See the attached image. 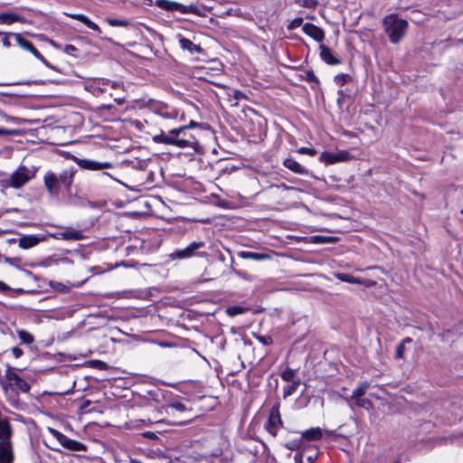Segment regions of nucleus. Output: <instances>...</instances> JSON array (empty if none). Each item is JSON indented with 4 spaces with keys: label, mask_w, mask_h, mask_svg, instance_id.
Listing matches in <instances>:
<instances>
[{
    "label": "nucleus",
    "mask_w": 463,
    "mask_h": 463,
    "mask_svg": "<svg viewBox=\"0 0 463 463\" xmlns=\"http://www.w3.org/2000/svg\"><path fill=\"white\" fill-rule=\"evenodd\" d=\"M409 24L405 19L400 18L396 14H391L383 20V27L390 42L399 43L404 37Z\"/></svg>",
    "instance_id": "1"
},
{
    "label": "nucleus",
    "mask_w": 463,
    "mask_h": 463,
    "mask_svg": "<svg viewBox=\"0 0 463 463\" xmlns=\"http://www.w3.org/2000/svg\"><path fill=\"white\" fill-rule=\"evenodd\" d=\"M48 432L51 433L57 441L65 449L72 451H86L87 447L75 439H71L65 436L63 433L60 432L59 430L48 427L47 429Z\"/></svg>",
    "instance_id": "2"
},
{
    "label": "nucleus",
    "mask_w": 463,
    "mask_h": 463,
    "mask_svg": "<svg viewBox=\"0 0 463 463\" xmlns=\"http://www.w3.org/2000/svg\"><path fill=\"white\" fill-rule=\"evenodd\" d=\"M33 175V173L26 166H20L10 176V186L19 189L27 184Z\"/></svg>",
    "instance_id": "3"
},
{
    "label": "nucleus",
    "mask_w": 463,
    "mask_h": 463,
    "mask_svg": "<svg viewBox=\"0 0 463 463\" xmlns=\"http://www.w3.org/2000/svg\"><path fill=\"white\" fill-rule=\"evenodd\" d=\"M14 37L15 38L16 43L21 48L33 53V56L41 61L45 66L50 68L52 67L49 61L37 51L30 41L24 39L20 33H14Z\"/></svg>",
    "instance_id": "4"
},
{
    "label": "nucleus",
    "mask_w": 463,
    "mask_h": 463,
    "mask_svg": "<svg viewBox=\"0 0 463 463\" xmlns=\"http://www.w3.org/2000/svg\"><path fill=\"white\" fill-rule=\"evenodd\" d=\"M5 378L17 390L23 392H28L30 391V384L21 378L10 366H8L5 371Z\"/></svg>",
    "instance_id": "5"
},
{
    "label": "nucleus",
    "mask_w": 463,
    "mask_h": 463,
    "mask_svg": "<svg viewBox=\"0 0 463 463\" xmlns=\"http://www.w3.org/2000/svg\"><path fill=\"white\" fill-rule=\"evenodd\" d=\"M73 160L80 167L91 171H99L112 167V164L110 162H98L91 159H80L76 156H73Z\"/></svg>",
    "instance_id": "6"
},
{
    "label": "nucleus",
    "mask_w": 463,
    "mask_h": 463,
    "mask_svg": "<svg viewBox=\"0 0 463 463\" xmlns=\"http://www.w3.org/2000/svg\"><path fill=\"white\" fill-rule=\"evenodd\" d=\"M318 455V449L315 446L304 447L300 453L296 454V463H312Z\"/></svg>",
    "instance_id": "7"
},
{
    "label": "nucleus",
    "mask_w": 463,
    "mask_h": 463,
    "mask_svg": "<svg viewBox=\"0 0 463 463\" xmlns=\"http://www.w3.org/2000/svg\"><path fill=\"white\" fill-rule=\"evenodd\" d=\"M204 247L203 241H193L186 248L176 250L171 256L175 259H187L194 255L195 251Z\"/></svg>",
    "instance_id": "8"
},
{
    "label": "nucleus",
    "mask_w": 463,
    "mask_h": 463,
    "mask_svg": "<svg viewBox=\"0 0 463 463\" xmlns=\"http://www.w3.org/2000/svg\"><path fill=\"white\" fill-rule=\"evenodd\" d=\"M44 185L51 195H57L60 191V182L56 175L47 172L43 176Z\"/></svg>",
    "instance_id": "9"
},
{
    "label": "nucleus",
    "mask_w": 463,
    "mask_h": 463,
    "mask_svg": "<svg viewBox=\"0 0 463 463\" xmlns=\"http://www.w3.org/2000/svg\"><path fill=\"white\" fill-rule=\"evenodd\" d=\"M349 154L346 151H339L337 153H323L320 159L326 164L332 165L337 162H344L349 159Z\"/></svg>",
    "instance_id": "10"
},
{
    "label": "nucleus",
    "mask_w": 463,
    "mask_h": 463,
    "mask_svg": "<svg viewBox=\"0 0 463 463\" xmlns=\"http://www.w3.org/2000/svg\"><path fill=\"white\" fill-rule=\"evenodd\" d=\"M14 454L12 443L0 442V463H13Z\"/></svg>",
    "instance_id": "11"
},
{
    "label": "nucleus",
    "mask_w": 463,
    "mask_h": 463,
    "mask_svg": "<svg viewBox=\"0 0 463 463\" xmlns=\"http://www.w3.org/2000/svg\"><path fill=\"white\" fill-rule=\"evenodd\" d=\"M302 30L307 35L310 36L317 42H321L325 37L324 31L313 24H305L302 27Z\"/></svg>",
    "instance_id": "12"
},
{
    "label": "nucleus",
    "mask_w": 463,
    "mask_h": 463,
    "mask_svg": "<svg viewBox=\"0 0 463 463\" xmlns=\"http://www.w3.org/2000/svg\"><path fill=\"white\" fill-rule=\"evenodd\" d=\"M321 59L329 65H337L341 63L340 59L335 56L334 52L326 45L319 46Z\"/></svg>",
    "instance_id": "13"
},
{
    "label": "nucleus",
    "mask_w": 463,
    "mask_h": 463,
    "mask_svg": "<svg viewBox=\"0 0 463 463\" xmlns=\"http://www.w3.org/2000/svg\"><path fill=\"white\" fill-rule=\"evenodd\" d=\"M177 38H178L179 45L183 50L187 51L192 54L203 52L202 47L200 45L194 44L189 39L184 37L181 34H178Z\"/></svg>",
    "instance_id": "14"
},
{
    "label": "nucleus",
    "mask_w": 463,
    "mask_h": 463,
    "mask_svg": "<svg viewBox=\"0 0 463 463\" xmlns=\"http://www.w3.org/2000/svg\"><path fill=\"white\" fill-rule=\"evenodd\" d=\"M13 430L6 419H0V442L12 443Z\"/></svg>",
    "instance_id": "15"
},
{
    "label": "nucleus",
    "mask_w": 463,
    "mask_h": 463,
    "mask_svg": "<svg viewBox=\"0 0 463 463\" xmlns=\"http://www.w3.org/2000/svg\"><path fill=\"white\" fill-rule=\"evenodd\" d=\"M336 278L341 281H345V282H348V283H352V284H361V285H364L366 287L373 286L375 284L374 282H371L369 280L363 279L360 278H355V277L346 274V273H338L336 275Z\"/></svg>",
    "instance_id": "16"
},
{
    "label": "nucleus",
    "mask_w": 463,
    "mask_h": 463,
    "mask_svg": "<svg viewBox=\"0 0 463 463\" xmlns=\"http://www.w3.org/2000/svg\"><path fill=\"white\" fill-rule=\"evenodd\" d=\"M280 418L279 411H271L270 416L269 418L268 423L266 424L267 430L272 435L275 436L278 430V426L280 423Z\"/></svg>",
    "instance_id": "17"
},
{
    "label": "nucleus",
    "mask_w": 463,
    "mask_h": 463,
    "mask_svg": "<svg viewBox=\"0 0 463 463\" xmlns=\"http://www.w3.org/2000/svg\"><path fill=\"white\" fill-rule=\"evenodd\" d=\"M283 165L286 168L289 169L290 171H292L295 174H298V175L307 174V170L293 158H287L284 161Z\"/></svg>",
    "instance_id": "18"
},
{
    "label": "nucleus",
    "mask_w": 463,
    "mask_h": 463,
    "mask_svg": "<svg viewBox=\"0 0 463 463\" xmlns=\"http://www.w3.org/2000/svg\"><path fill=\"white\" fill-rule=\"evenodd\" d=\"M196 144V139L193 136H190L188 138L175 137L173 146L179 148H194Z\"/></svg>",
    "instance_id": "19"
},
{
    "label": "nucleus",
    "mask_w": 463,
    "mask_h": 463,
    "mask_svg": "<svg viewBox=\"0 0 463 463\" xmlns=\"http://www.w3.org/2000/svg\"><path fill=\"white\" fill-rule=\"evenodd\" d=\"M24 19L14 13L0 14V24H12L14 23H24Z\"/></svg>",
    "instance_id": "20"
},
{
    "label": "nucleus",
    "mask_w": 463,
    "mask_h": 463,
    "mask_svg": "<svg viewBox=\"0 0 463 463\" xmlns=\"http://www.w3.org/2000/svg\"><path fill=\"white\" fill-rule=\"evenodd\" d=\"M68 15L70 17H71L72 19H75V20H78V21L81 22L88 28H90V29H91L93 31L100 32L99 26L97 24H95L94 22H92L91 20H90L89 17L86 16L85 14H68Z\"/></svg>",
    "instance_id": "21"
},
{
    "label": "nucleus",
    "mask_w": 463,
    "mask_h": 463,
    "mask_svg": "<svg viewBox=\"0 0 463 463\" xmlns=\"http://www.w3.org/2000/svg\"><path fill=\"white\" fill-rule=\"evenodd\" d=\"M39 239L34 235H24L19 239L18 245L22 249H30L39 243Z\"/></svg>",
    "instance_id": "22"
},
{
    "label": "nucleus",
    "mask_w": 463,
    "mask_h": 463,
    "mask_svg": "<svg viewBox=\"0 0 463 463\" xmlns=\"http://www.w3.org/2000/svg\"><path fill=\"white\" fill-rule=\"evenodd\" d=\"M74 174L75 170L73 168H68L63 170L58 177L60 184H63L66 187H70L73 182Z\"/></svg>",
    "instance_id": "23"
},
{
    "label": "nucleus",
    "mask_w": 463,
    "mask_h": 463,
    "mask_svg": "<svg viewBox=\"0 0 463 463\" xmlns=\"http://www.w3.org/2000/svg\"><path fill=\"white\" fill-rule=\"evenodd\" d=\"M322 438V430L318 427L311 428L302 432L301 439L307 440H318Z\"/></svg>",
    "instance_id": "24"
},
{
    "label": "nucleus",
    "mask_w": 463,
    "mask_h": 463,
    "mask_svg": "<svg viewBox=\"0 0 463 463\" xmlns=\"http://www.w3.org/2000/svg\"><path fill=\"white\" fill-rule=\"evenodd\" d=\"M239 257L244 260H263L269 259V255L253 251H240Z\"/></svg>",
    "instance_id": "25"
},
{
    "label": "nucleus",
    "mask_w": 463,
    "mask_h": 463,
    "mask_svg": "<svg viewBox=\"0 0 463 463\" xmlns=\"http://www.w3.org/2000/svg\"><path fill=\"white\" fill-rule=\"evenodd\" d=\"M18 338L22 344L31 345L34 342V336L28 331L24 329L16 330Z\"/></svg>",
    "instance_id": "26"
},
{
    "label": "nucleus",
    "mask_w": 463,
    "mask_h": 463,
    "mask_svg": "<svg viewBox=\"0 0 463 463\" xmlns=\"http://www.w3.org/2000/svg\"><path fill=\"white\" fill-rule=\"evenodd\" d=\"M370 384L367 382L361 383L354 391L351 396V399L363 397L367 390L369 389Z\"/></svg>",
    "instance_id": "27"
},
{
    "label": "nucleus",
    "mask_w": 463,
    "mask_h": 463,
    "mask_svg": "<svg viewBox=\"0 0 463 463\" xmlns=\"http://www.w3.org/2000/svg\"><path fill=\"white\" fill-rule=\"evenodd\" d=\"M174 138L175 137H172L171 135L168 134H164V133H161L159 135H156L153 137V141L155 143H162V144H166V145H172L174 144Z\"/></svg>",
    "instance_id": "28"
},
{
    "label": "nucleus",
    "mask_w": 463,
    "mask_h": 463,
    "mask_svg": "<svg viewBox=\"0 0 463 463\" xmlns=\"http://www.w3.org/2000/svg\"><path fill=\"white\" fill-rule=\"evenodd\" d=\"M177 2H172L168 0H156V5L165 10H177Z\"/></svg>",
    "instance_id": "29"
},
{
    "label": "nucleus",
    "mask_w": 463,
    "mask_h": 463,
    "mask_svg": "<svg viewBox=\"0 0 463 463\" xmlns=\"http://www.w3.org/2000/svg\"><path fill=\"white\" fill-rule=\"evenodd\" d=\"M60 236L64 240L78 241L82 238V235L78 231H65L60 233Z\"/></svg>",
    "instance_id": "30"
},
{
    "label": "nucleus",
    "mask_w": 463,
    "mask_h": 463,
    "mask_svg": "<svg viewBox=\"0 0 463 463\" xmlns=\"http://www.w3.org/2000/svg\"><path fill=\"white\" fill-rule=\"evenodd\" d=\"M299 384H300V382H299V380H298V381L293 382L290 384L285 386L283 389V397L287 398L288 396H291L297 391Z\"/></svg>",
    "instance_id": "31"
},
{
    "label": "nucleus",
    "mask_w": 463,
    "mask_h": 463,
    "mask_svg": "<svg viewBox=\"0 0 463 463\" xmlns=\"http://www.w3.org/2000/svg\"><path fill=\"white\" fill-rule=\"evenodd\" d=\"M110 83V80L104 78L96 79L93 81V86L95 89H97L99 92L105 91L104 87L109 85Z\"/></svg>",
    "instance_id": "32"
},
{
    "label": "nucleus",
    "mask_w": 463,
    "mask_h": 463,
    "mask_svg": "<svg viewBox=\"0 0 463 463\" xmlns=\"http://www.w3.org/2000/svg\"><path fill=\"white\" fill-rule=\"evenodd\" d=\"M295 376H296V371L293 370V369H290V368H288L286 369L282 373H281V378L282 380H284L285 382H288V383H293V382H296L294 379H295Z\"/></svg>",
    "instance_id": "33"
},
{
    "label": "nucleus",
    "mask_w": 463,
    "mask_h": 463,
    "mask_svg": "<svg viewBox=\"0 0 463 463\" xmlns=\"http://www.w3.org/2000/svg\"><path fill=\"white\" fill-rule=\"evenodd\" d=\"M176 11H179L182 14H195L197 11V7L193 5H184L178 3Z\"/></svg>",
    "instance_id": "34"
},
{
    "label": "nucleus",
    "mask_w": 463,
    "mask_h": 463,
    "mask_svg": "<svg viewBox=\"0 0 463 463\" xmlns=\"http://www.w3.org/2000/svg\"><path fill=\"white\" fill-rule=\"evenodd\" d=\"M106 21L110 26L127 27L129 25V22L123 19L107 18Z\"/></svg>",
    "instance_id": "35"
},
{
    "label": "nucleus",
    "mask_w": 463,
    "mask_h": 463,
    "mask_svg": "<svg viewBox=\"0 0 463 463\" xmlns=\"http://www.w3.org/2000/svg\"><path fill=\"white\" fill-rule=\"evenodd\" d=\"M296 3L302 7L315 9L318 4L317 0H296Z\"/></svg>",
    "instance_id": "36"
},
{
    "label": "nucleus",
    "mask_w": 463,
    "mask_h": 463,
    "mask_svg": "<svg viewBox=\"0 0 463 463\" xmlns=\"http://www.w3.org/2000/svg\"><path fill=\"white\" fill-rule=\"evenodd\" d=\"M353 401L358 407H362V408H365V409H369L372 405V403L369 400L364 399L363 397L354 398V399L350 398V402Z\"/></svg>",
    "instance_id": "37"
},
{
    "label": "nucleus",
    "mask_w": 463,
    "mask_h": 463,
    "mask_svg": "<svg viewBox=\"0 0 463 463\" xmlns=\"http://www.w3.org/2000/svg\"><path fill=\"white\" fill-rule=\"evenodd\" d=\"M90 365L92 368L98 369V370H107L109 368V365L107 363L101 361V360H91L89 362Z\"/></svg>",
    "instance_id": "38"
},
{
    "label": "nucleus",
    "mask_w": 463,
    "mask_h": 463,
    "mask_svg": "<svg viewBox=\"0 0 463 463\" xmlns=\"http://www.w3.org/2000/svg\"><path fill=\"white\" fill-rule=\"evenodd\" d=\"M302 439H294L286 443V448L290 450H296L301 447Z\"/></svg>",
    "instance_id": "39"
},
{
    "label": "nucleus",
    "mask_w": 463,
    "mask_h": 463,
    "mask_svg": "<svg viewBox=\"0 0 463 463\" xmlns=\"http://www.w3.org/2000/svg\"><path fill=\"white\" fill-rule=\"evenodd\" d=\"M351 78H350V76L348 74H339V75L335 76V81L336 82V84L343 86Z\"/></svg>",
    "instance_id": "40"
},
{
    "label": "nucleus",
    "mask_w": 463,
    "mask_h": 463,
    "mask_svg": "<svg viewBox=\"0 0 463 463\" xmlns=\"http://www.w3.org/2000/svg\"><path fill=\"white\" fill-rule=\"evenodd\" d=\"M243 312V308L241 307H230L227 308V314L229 316L234 317Z\"/></svg>",
    "instance_id": "41"
},
{
    "label": "nucleus",
    "mask_w": 463,
    "mask_h": 463,
    "mask_svg": "<svg viewBox=\"0 0 463 463\" xmlns=\"http://www.w3.org/2000/svg\"><path fill=\"white\" fill-rule=\"evenodd\" d=\"M298 153L301 155H308L310 156H314L317 155V150L311 147H300L298 149Z\"/></svg>",
    "instance_id": "42"
},
{
    "label": "nucleus",
    "mask_w": 463,
    "mask_h": 463,
    "mask_svg": "<svg viewBox=\"0 0 463 463\" xmlns=\"http://www.w3.org/2000/svg\"><path fill=\"white\" fill-rule=\"evenodd\" d=\"M14 33H3V39H2V43H3V45L6 48H9L11 46V42H10V36H14Z\"/></svg>",
    "instance_id": "43"
},
{
    "label": "nucleus",
    "mask_w": 463,
    "mask_h": 463,
    "mask_svg": "<svg viewBox=\"0 0 463 463\" xmlns=\"http://www.w3.org/2000/svg\"><path fill=\"white\" fill-rule=\"evenodd\" d=\"M404 351H405V346H404L403 343H401L396 348L395 358L402 359L403 357Z\"/></svg>",
    "instance_id": "44"
},
{
    "label": "nucleus",
    "mask_w": 463,
    "mask_h": 463,
    "mask_svg": "<svg viewBox=\"0 0 463 463\" xmlns=\"http://www.w3.org/2000/svg\"><path fill=\"white\" fill-rule=\"evenodd\" d=\"M185 129H187V127H180L177 128H174L169 131V135L175 137H178V136L184 133Z\"/></svg>",
    "instance_id": "45"
},
{
    "label": "nucleus",
    "mask_w": 463,
    "mask_h": 463,
    "mask_svg": "<svg viewBox=\"0 0 463 463\" xmlns=\"http://www.w3.org/2000/svg\"><path fill=\"white\" fill-rule=\"evenodd\" d=\"M303 23V19L302 18H296L294 19L288 25V29L289 30H292V29H296L298 27H299Z\"/></svg>",
    "instance_id": "46"
},
{
    "label": "nucleus",
    "mask_w": 463,
    "mask_h": 463,
    "mask_svg": "<svg viewBox=\"0 0 463 463\" xmlns=\"http://www.w3.org/2000/svg\"><path fill=\"white\" fill-rule=\"evenodd\" d=\"M4 260L5 263H7L11 266L16 267V268H18V264L20 262V260L15 259V258H10V257H5Z\"/></svg>",
    "instance_id": "47"
},
{
    "label": "nucleus",
    "mask_w": 463,
    "mask_h": 463,
    "mask_svg": "<svg viewBox=\"0 0 463 463\" xmlns=\"http://www.w3.org/2000/svg\"><path fill=\"white\" fill-rule=\"evenodd\" d=\"M170 408L175 409L178 411H184L186 410V407L182 402H174L169 405Z\"/></svg>",
    "instance_id": "48"
},
{
    "label": "nucleus",
    "mask_w": 463,
    "mask_h": 463,
    "mask_svg": "<svg viewBox=\"0 0 463 463\" xmlns=\"http://www.w3.org/2000/svg\"><path fill=\"white\" fill-rule=\"evenodd\" d=\"M306 80L310 82H318V79L312 71H308L306 72Z\"/></svg>",
    "instance_id": "49"
},
{
    "label": "nucleus",
    "mask_w": 463,
    "mask_h": 463,
    "mask_svg": "<svg viewBox=\"0 0 463 463\" xmlns=\"http://www.w3.org/2000/svg\"><path fill=\"white\" fill-rule=\"evenodd\" d=\"M12 354L15 358H20L24 354V352L20 347L14 346L12 348Z\"/></svg>",
    "instance_id": "50"
},
{
    "label": "nucleus",
    "mask_w": 463,
    "mask_h": 463,
    "mask_svg": "<svg viewBox=\"0 0 463 463\" xmlns=\"http://www.w3.org/2000/svg\"><path fill=\"white\" fill-rule=\"evenodd\" d=\"M14 134H17V130L0 128V136L14 135Z\"/></svg>",
    "instance_id": "51"
},
{
    "label": "nucleus",
    "mask_w": 463,
    "mask_h": 463,
    "mask_svg": "<svg viewBox=\"0 0 463 463\" xmlns=\"http://www.w3.org/2000/svg\"><path fill=\"white\" fill-rule=\"evenodd\" d=\"M12 290V288L5 282L0 280V292H7Z\"/></svg>",
    "instance_id": "52"
},
{
    "label": "nucleus",
    "mask_w": 463,
    "mask_h": 463,
    "mask_svg": "<svg viewBox=\"0 0 463 463\" xmlns=\"http://www.w3.org/2000/svg\"><path fill=\"white\" fill-rule=\"evenodd\" d=\"M330 241H331L330 239L326 238V237H320V236L314 237V241H316V242H327Z\"/></svg>",
    "instance_id": "53"
},
{
    "label": "nucleus",
    "mask_w": 463,
    "mask_h": 463,
    "mask_svg": "<svg viewBox=\"0 0 463 463\" xmlns=\"http://www.w3.org/2000/svg\"><path fill=\"white\" fill-rule=\"evenodd\" d=\"M109 85H110V87L112 89H118V88H120L122 86L121 82H119V81H111V80H110V83Z\"/></svg>",
    "instance_id": "54"
},
{
    "label": "nucleus",
    "mask_w": 463,
    "mask_h": 463,
    "mask_svg": "<svg viewBox=\"0 0 463 463\" xmlns=\"http://www.w3.org/2000/svg\"><path fill=\"white\" fill-rule=\"evenodd\" d=\"M143 435H144V437L148 438V439H155L156 437V435L151 431H146Z\"/></svg>",
    "instance_id": "55"
},
{
    "label": "nucleus",
    "mask_w": 463,
    "mask_h": 463,
    "mask_svg": "<svg viewBox=\"0 0 463 463\" xmlns=\"http://www.w3.org/2000/svg\"><path fill=\"white\" fill-rule=\"evenodd\" d=\"M115 100L118 104H123L125 102V98H115Z\"/></svg>",
    "instance_id": "56"
},
{
    "label": "nucleus",
    "mask_w": 463,
    "mask_h": 463,
    "mask_svg": "<svg viewBox=\"0 0 463 463\" xmlns=\"http://www.w3.org/2000/svg\"><path fill=\"white\" fill-rule=\"evenodd\" d=\"M176 112L173 111L171 114H168V113H165V114H163L164 117H172V118H175L176 116Z\"/></svg>",
    "instance_id": "57"
},
{
    "label": "nucleus",
    "mask_w": 463,
    "mask_h": 463,
    "mask_svg": "<svg viewBox=\"0 0 463 463\" xmlns=\"http://www.w3.org/2000/svg\"><path fill=\"white\" fill-rule=\"evenodd\" d=\"M410 342H411V339L410 337H406V338H404V339L402 340V343H403V345H404L405 343H410Z\"/></svg>",
    "instance_id": "58"
},
{
    "label": "nucleus",
    "mask_w": 463,
    "mask_h": 463,
    "mask_svg": "<svg viewBox=\"0 0 463 463\" xmlns=\"http://www.w3.org/2000/svg\"><path fill=\"white\" fill-rule=\"evenodd\" d=\"M196 125V123L194 121H191L190 124L187 127V128H193Z\"/></svg>",
    "instance_id": "59"
},
{
    "label": "nucleus",
    "mask_w": 463,
    "mask_h": 463,
    "mask_svg": "<svg viewBox=\"0 0 463 463\" xmlns=\"http://www.w3.org/2000/svg\"><path fill=\"white\" fill-rule=\"evenodd\" d=\"M4 116H5V118L7 120H14V118H10V117H7L6 115H4Z\"/></svg>",
    "instance_id": "60"
},
{
    "label": "nucleus",
    "mask_w": 463,
    "mask_h": 463,
    "mask_svg": "<svg viewBox=\"0 0 463 463\" xmlns=\"http://www.w3.org/2000/svg\"><path fill=\"white\" fill-rule=\"evenodd\" d=\"M68 48H69V51H71V49H74V47L72 45H69Z\"/></svg>",
    "instance_id": "61"
},
{
    "label": "nucleus",
    "mask_w": 463,
    "mask_h": 463,
    "mask_svg": "<svg viewBox=\"0 0 463 463\" xmlns=\"http://www.w3.org/2000/svg\"><path fill=\"white\" fill-rule=\"evenodd\" d=\"M68 48H69V51H71V49H74V47L72 45H69Z\"/></svg>",
    "instance_id": "62"
},
{
    "label": "nucleus",
    "mask_w": 463,
    "mask_h": 463,
    "mask_svg": "<svg viewBox=\"0 0 463 463\" xmlns=\"http://www.w3.org/2000/svg\"><path fill=\"white\" fill-rule=\"evenodd\" d=\"M103 175H104L110 176V175H109V174H108L107 172H104V173H103Z\"/></svg>",
    "instance_id": "63"
},
{
    "label": "nucleus",
    "mask_w": 463,
    "mask_h": 463,
    "mask_svg": "<svg viewBox=\"0 0 463 463\" xmlns=\"http://www.w3.org/2000/svg\"><path fill=\"white\" fill-rule=\"evenodd\" d=\"M394 463H401V462H399V461H396V462H394Z\"/></svg>",
    "instance_id": "64"
}]
</instances>
